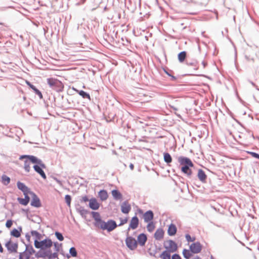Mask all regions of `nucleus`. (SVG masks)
Wrapping results in <instances>:
<instances>
[{
    "label": "nucleus",
    "instance_id": "f257e3e1",
    "mask_svg": "<svg viewBox=\"0 0 259 259\" xmlns=\"http://www.w3.org/2000/svg\"><path fill=\"white\" fill-rule=\"evenodd\" d=\"M19 159H25L24 168L25 170L27 172H29L31 169L30 165V162L40 165L42 167H46V165L42 162V161L34 156L23 155L20 156Z\"/></svg>",
    "mask_w": 259,
    "mask_h": 259
},
{
    "label": "nucleus",
    "instance_id": "f03ea898",
    "mask_svg": "<svg viewBox=\"0 0 259 259\" xmlns=\"http://www.w3.org/2000/svg\"><path fill=\"white\" fill-rule=\"evenodd\" d=\"M178 162L182 166L181 171L186 174L188 177H191L192 174V170L191 167L194 166L192 161L188 157L181 156L178 158Z\"/></svg>",
    "mask_w": 259,
    "mask_h": 259
},
{
    "label": "nucleus",
    "instance_id": "7ed1b4c3",
    "mask_svg": "<svg viewBox=\"0 0 259 259\" xmlns=\"http://www.w3.org/2000/svg\"><path fill=\"white\" fill-rule=\"evenodd\" d=\"M95 225L97 227L103 230H106L108 232L113 231L117 227L116 222L112 220H110L107 222H105L102 220L101 218H96Z\"/></svg>",
    "mask_w": 259,
    "mask_h": 259
},
{
    "label": "nucleus",
    "instance_id": "20e7f679",
    "mask_svg": "<svg viewBox=\"0 0 259 259\" xmlns=\"http://www.w3.org/2000/svg\"><path fill=\"white\" fill-rule=\"evenodd\" d=\"M47 81L50 87L56 91L59 92L63 90L64 84L58 79L51 77L48 78Z\"/></svg>",
    "mask_w": 259,
    "mask_h": 259
},
{
    "label": "nucleus",
    "instance_id": "39448f33",
    "mask_svg": "<svg viewBox=\"0 0 259 259\" xmlns=\"http://www.w3.org/2000/svg\"><path fill=\"white\" fill-rule=\"evenodd\" d=\"M34 246L36 248L45 249L52 246V241L50 239H45L41 241L35 240Z\"/></svg>",
    "mask_w": 259,
    "mask_h": 259
},
{
    "label": "nucleus",
    "instance_id": "423d86ee",
    "mask_svg": "<svg viewBox=\"0 0 259 259\" xmlns=\"http://www.w3.org/2000/svg\"><path fill=\"white\" fill-rule=\"evenodd\" d=\"M125 243L127 247L132 250L136 249L138 246L137 240L131 236L126 237Z\"/></svg>",
    "mask_w": 259,
    "mask_h": 259
},
{
    "label": "nucleus",
    "instance_id": "0eeeda50",
    "mask_svg": "<svg viewBox=\"0 0 259 259\" xmlns=\"http://www.w3.org/2000/svg\"><path fill=\"white\" fill-rule=\"evenodd\" d=\"M5 246L10 252L15 253L17 251L18 245L16 242L10 240L6 243Z\"/></svg>",
    "mask_w": 259,
    "mask_h": 259
},
{
    "label": "nucleus",
    "instance_id": "6e6552de",
    "mask_svg": "<svg viewBox=\"0 0 259 259\" xmlns=\"http://www.w3.org/2000/svg\"><path fill=\"white\" fill-rule=\"evenodd\" d=\"M164 247L170 252H175L177 249V244L172 240H168L164 243Z\"/></svg>",
    "mask_w": 259,
    "mask_h": 259
},
{
    "label": "nucleus",
    "instance_id": "1a4fd4ad",
    "mask_svg": "<svg viewBox=\"0 0 259 259\" xmlns=\"http://www.w3.org/2000/svg\"><path fill=\"white\" fill-rule=\"evenodd\" d=\"M139 220L137 216H135L132 218L130 221V224L127 230L129 231L131 229L135 230L137 229L139 226Z\"/></svg>",
    "mask_w": 259,
    "mask_h": 259
},
{
    "label": "nucleus",
    "instance_id": "9d476101",
    "mask_svg": "<svg viewBox=\"0 0 259 259\" xmlns=\"http://www.w3.org/2000/svg\"><path fill=\"white\" fill-rule=\"evenodd\" d=\"M190 251L194 253H199L202 249L201 244L198 242L192 243L190 246Z\"/></svg>",
    "mask_w": 259,
    "mask_h": 259
},
{
    "label": "nucleus",
    "instance_id": "9b49d317",
    "mask_svg": "<svg viewBox=\"0 0 259 259\" xmlns=\"http://www.w3.org/2000/svg\"><path fill=\"white\" fill-rule=\"evenodd\" d=\"M32 197V200L31 202V205L35 207H39L41 206V203L38 197L33 192L30 193Z\"/></svg>",
    "mask_w": 259,
    "mask_h": 259
},
{
    "label": "nucleus",
    "instance_id": "f8f14e48",
    "mask_svg": "<svg viewBox=\"0 0 259 259\" xmlns=\"http://www.w3.org/2000/svg\"><path fill=\"white\" fill-rule=\"evenodd\" d=\"M45 168L46 167H42V166H41L40 165H39L38 164H35L33 166V168L35 170V171L38 174H39L44 179H46L47 178L46 175L44 170H42V168Z\"/></svg>",
    "mask_w": 259,
    "mask_h": 259
},
{
    "label": "nucleus",
    "instance_id": "ddd939ff",
    "mask_svg": "<svg viewBox=\"0 0 259 259\" xmlns=\"http://www.w3.org/2000/svg\"><path fill=\"white\" fill-rule=\"evenodd\" d=\"M89 207L93 210H97L100 207V203L95 198H92L89 200Z\"/></svg>",
    "mask_w": 259,
    "mask_h": 259
},
{
    "label": "nucleus",
    "instance_id": "4468645a",
    "mask_svg": "<svg viewBox=\"0 0 259 259\" xmlns=\"http://www.w3.org/2000/svg\"><path fill=\"white\" fill-rule=\"evenodd\" d=\"M17 187L19 189L21 190L24 194H30V192L28 188L25 185L20 182L17 183Z\"/></svg>",
    "mask_w": 259,
    "mask_h": 259
},
{
    "label": "nucleus",
    "instance_id": "2eb2a0df",
    "mask_svg": "<svg viewBox=\"0 0 259 259\" xmlns=\"http://www.w3.org/2000/svg\"><path fill=\"white\" fill-rule=\"evenodd\" d=\"M147 240V236L144 234L142 233L139 235L137 238V242L140 244V245L143 246L145 245V243L146 242Z\"/></svg>",
    "mask_w": 259,
    "mask_h": 259
},
{
    "label": "nucleus",
    "instance_id": "dca6fc26",
    "mask_svg": "<svg viewBox=\"0 0 259 259\" xmlns=\"http://www.w3.org/2000/svg\"><path fill=\"white\" fill-rule=\"evenodd\" d=\"M131 210V205L126 201L122 203L121 205V210L123 213H128Z\"/></svg>",
    "mask_w": 259,
    "mask_h": 259
},
{
    "label": "nucleus",
    "instance_id": "f3484780",
    "mask_svg": "<svg viewBox=\"0 0 259 259\" xmlns=\"http://www.w3.org/2000/svg\"><path fill=\"white\" fill-rule=\"evenodd\" d=\"M197 176L201 182L202 183H205L207 179V176L202 169H199L198 170Z\"/></svg>",
    "mask_w": 259,
    "mask_h": 259
},
{
    "label": "nucleus",
    "instance_id": "a211bd4d",
    "mask_svg": "<svg viewBox=\"0 0 259 259\" xmlns=\"http://www.w3.org/2000/svg\"><path fill=\"white\" fill-rule=\"evenodd\" d=\"M164 234V232L163 229H158L154 234V237L156 240H160L163 238Z\"/></svg>",
    "mask_w": 259,
    "mask_h": 259
},
{
    "label": "nucleus",
    "instance_id": "6ab92c4d",
    "mask_svg": "<svg viewBox=\"0 0 259 259\" xmlns=\"http://www.w3.org/2000/svg\"><path fill=\"white\" fill-rule=\"evenodd\" d=\"M143 217L145 222H150L153 219V213L151 210L148 211L144 214Z\"/></svg>",
    "mask_w": 259,
    "mask_h": 259
},
{
    "label": "nucleus",
    "instance_id": "aec40b11",
    "mask_svg": "<svg viewBox=\"0 0 259 259\" xmlns=\"http://www.w3.org/2000/svg\"><path fill=\"white\" fill-rule=\"evenodd\" d=\"M177 231V227L174 224H171L168 228L167 233L169 236H174L176 234Z\"/></svg>",
    "mask_w": 259,
    "mask_h": 259
},
{
    "label": "nucleus",
    "instance_id": "412c9836",
    "mask_svg": "<svg viewBox=\"0 0 259 259\" xmlns=\"http://www.w3.org/2000/svg\"><path fill=\"white\" fill-rule=\"evenodd\" d=\"M25 196L24 198H18V202L22 205H27L29 202L30 198L28 194H24Z\"/></svg>",
    "mask_w": 259,
    "mask_h": 259
},
{
    "label": "nucleus",
    "instance_id": "4be33fe9",
    "mask_svg": "<svg viewBox=\"0 0 259 259\" xmlns=\"http://www.w3.org/2000/svg\"><path fill=\"white\" fill-rule=\"evenodd\" d=\"M98 195L102 201L106 200L108 197L107 192L104 190L100 191Z\"/></svg>",
    "mask_w": 259,
    "mask_h": 259
},
{
    "label": "nucleus",
    "instance_id": "5701e85b",
    "mask_svg": "<svg viewBox=\"0 0 259 259\" xmlns=\"http://www.w3.org/2000/svg\"><path fill=\"white\" fill-rule=\"evenodd\" d=\"M26 83L29 86V87L32 89L34 92H35V93L38 96H39V97L40 98H42V94L37 89L35 86H34L33 85H32V84H31L29 81H26Z\"/></svg>",
    "mask_w": 259,
    "mask_h": 259
},
{
    "label": "nucleus",
    "instance_id": "b1692460",
    "mask_svg": "<svg viewBox=\"0 0 259 259\" xmlns=\"http://www.w3.org/2000/svg\"><path fill=\"white\" fill-rule=\"evenodd\" d=\"M112 195L113 197L117 200H119L121 199L122 195L121 193L117 190H113L111 192Z\"/></svg>",
    "mask_w": 259,
    "mask_h": 259
},
{
    "label": "nucleus",
    "instance_id": "393cba45",
    "mask_svg": "<svg viewBox=\"0 0 259 259\" xmlns=\"http://www.w3.org/2000/svg\"><path fill=\"white\" fill-rule=\"evenodd\" d=\"M193 2L200 6H206L208 3L209 0H193Z\"/></svg>",
    "mask_w": 259,
    "mask_h": 259
},
{
    "label": "nucleus",
    "instance_id": "a878e982",
    "mask_svg": "<svg viewBox=\"0 0 259 259\" xmlns=\"http://www.w3.org/2000/svg\"><path fill=\"white\" fill-rule=\"evenodd\" d=\"M186 58V52L185 51L181 52L178 54V59L180 62L184 61Z\"/></svg>",
    "mask_w": 259,
    "mask_h": 259
},
{
    "label": "nucleus",
    "instance_id": "bb28decb",
    "mask_svg": "<svg viewBox=\"0 0 259 259\" xmlns=\"http://www.w3.org/2000/svg\"><path fill=\"white\" fill-rule=\"evenodd\" d=\"M76 92L78 93V94L81 96L83 98H87L89 100H91L90 96L89 94L85 93L83 91H78L76 90Z\"/></svg>",
    "mask_w": 259,
    "mask_h": 259
},
{
    "label": "nucleus",
    "instance_id": "cd10ccee",
    "mask_svg": "<svg viewBox=\"0 0 259 259\" xmlns=\"http://www.w3.org/2000/svg\"><path fill=\"white\" fill-rule=\"evenodd\" d=\"M160 257L162 259H170V252L167 250L163 251L160 255Z\"/></svg>",
    "mask_w": 259,
    "mask_h": 259
},
{
    "label": "nucleus",
    "instance_id": "c85d7f7f",
    "mask_svg": "<svg viewBox=\"0 0 259 259\" xmlns=\"http://www.w3.org/2000/svg\"><path fill=\"white\" fill-rule=\"evenodd\" d=\"M164 161L167 163H170L172 161L171 157L169 153H164Z\"/></svg>",
    "mask_w": 259,
    "mask_h": 259
},
{
    "label": "nucleus",
    "instance_id": "c756f323",
    "mask_svg": "<svg viewBox=\"0 0 259 259\" xmlns=\"http://www.w3.org/2000/svg\"><path fill=\"white\" fill-rule=\"evenodd\" d=\"M183 254L184 257L186 259H189L192 256V254L191 253V251L187 249H184L183 251Z\"/></svg>",
    "mask_w": 259,
    "mask_h": 259
},
{
    "label": "nucleus",
    "instance_id": "7c9ffc66",
    "mask_svg": "<svg viewBox=\"0 0 259 259\" xmlns=\"http://www.w3.org/2000/svg\"><path fill=\"white\" fill-rule=\"evenodd\" d=\"M30 255L26 251H24L20 253L19 259H29Z\"/></svg>",
    "mask_w": 259,
    "mask_h": 259
},
{
    "label": "nucleus",
    "instance_id": "2f4dec72",
    "mask_svg": "<svg viewBox=\"0 0 259 259\" xmlns=\"http://www.w3.org/2000/svg\"><path fill=\"white\" fill-rule=\"evenodd\" d=\"M11 234L14 237L18 238L21 236V233L16 229H14L11 232Z\"/></svg>",
    "mask_w": 259,
    "mask_h": 259
},
{
    "label": "nucleus",
    "instance_id": "473e14b6",
    "mask_svg": "<svg viewBox=\"0 0 259 259\" xmlns=\"http://www.w3.org/2000/svg\"><path fill=\"white\" fill-rule=\"evenodd\" d=\"M155 227V225L152 222L149 223L147 226V230L150 232H152L154 230Z\"/></svg>",
    "mask_w": 259,
    "mask_h": 259
},
{
    "label": "nucleus",
    "instance_id": "72a5a7b5",
    "mask_svg": "<svg viewBox=\"0 0 259 259\" xmlns=\"http://www.w3.org/2000/svg\"><path fill=\"white\" fill-rule=\"evenodd\" d=\"M2 182L5 185H8L10 182V179L9 177H7L6 175H4L2 176Z\"/></svg>",
    "mask_w": 259,
    "mask_h": 259
},
{
    "label": "nucleus",
    "instance_id": "f704fd0d",
    "mask_svg": "<svg viewBox=\"0 0 259 259\" xmlns=\"http://www.w3.org/2000/svg\"><path fill=\"white\" fill-rule=\"evenodd\" d=\"M69 253L73 257H76L77 256V251L75 247H72L70 248Z\"/></svg>",
    "mask_w": 259,
    "mask_h": 259
},
{
    "label": "nucleus",
    "instance_id": "c9c22d12",
    "mask_svg": "<svg viewBox=\"0 0 259 259\" xmlns=\"http://www.w3.org/2000/svg\"><path fill=\"white\" fill-rule=\"evenodd\" d=\"M55 236L57 238V239L60 241H63L64 240V237L61 233L58 232H55Z\"/></svg>",
    "mask_w": 259,
    "mask_h": 259
},
{
    "label": "nucleus",
    "instance_id": "e433bc0d",
    "mask_svg": "<svg viewBox=\"0 0 259 259\" xmlns=\"http://www.w3.org/2000/svg\"><path fill=\"white\" fill-rule=\"evenodd\" d=\"M65 199L68 205L70 206L71 200L70 196L69 195H66L65 197Z\"/></svg>",
    "mask_w": 259,
    "mask_h": 259
},
{
    "label": "nucleus",
    "instance_id": "4c0bfd02",
    "mask_svg": "<svg viewBox=\"0 0 259 259\" xmlns=\"http://www.w3.org/2000/svg\"><path fill=\"white\" fill-rule=\"evenodd\" d=\"M120 223L119 224V226H122L124 224L127 223V222L128 221V218H125L124 219H120Z\"/></svg>",
    "mask_w": 259,
    "mask_h": 259
},
{
    "label": "nucleus",
    "instance_id": "58836bf2",
    "mask_svg": "<svg viewBox=\"0 0 259 259\" xmlns=\"http://www.w3.org/2000/svg\"><path fill=\"white\" fill-rule=\"evenodd\" d=\"M12 225H13V221L11 220H8L6 223V226L8 228H11L12 227Z\"/></svg>",
    "mask_w": 259,
    "mask_h": 259
},
{
    "label": "nucleus",
    "instance_id": "ea45409f",
    "mask_svg": "<svg viewBox=\"0 0 259 259\" xmlns=\"http://www.w3.org/2000/svg\"><path fill=\"white\" fill-rule=\"evenodd\" d=\"M79 213L81 215L85 216L86 214H88V210H87L85 209H82L79 210Z\"/></svg>",
    "mask_w": 259,
    "mask_h": 259
},
{
    "label": "nucleus",
    "instance_id": "a19ab883",
    "mask_svg": "<svg viewBox=\"0 0 259 259\" xmlns=\"http://www.w3.org/2000/svg\"><path fill=\"white\" fill-rule=\"evenodd\" d=\"M248 153H249L252 157L259 159L258 154L252 152H248Z\"/></svg>",
    "mask_w": 259,
    "mask_h": 259
},
{
    "label": "nucleus",
    "instance_id": "79ce46f5",
    "mask_svg": "<svg viewBox=\"0 0 259 259\" xmlns=\"http://www.w3.org/2000/svg\"><path fill=\"white\" fill-rule=\"evenodd\" d=\"M186 238L187 241H188L192 242L195 240V238L192 239L191 236L188 234L186 235Z\"/></svg>",
    "mask_w": 259,
    "mask_h": 259
},
{
    "label": "nucleus",
    "instance_id": "37998d69",
    "mask_svg": "<svg viewBox=\"0 0 259 259\" xmlns=\"http://www.w3.org/2000/svg\"><path fill=\"white\" fill-rule=\"evenodd\" d=\"M93 217L95 221H96V218H100V215H99V213H98V212H93Z\"/></svg>",
    "mask_w": 259,
    "mask_h": 259
},
{
    "label": "nucleus",
    "instance_id": "c03bdc74",
    "mask_svg": "<svg viewBox=\"0 0 259 259\" xmlns=\"http://www.w3.org/2000/svg\"><path fill=\"white\" fill-rule=\"evenodd\" d=\"M81 200L84 202H86L90 200H89L88 197L87 196H84L82 197Z\"/></svg>",
    "mask_w": 259,
    "mask_h": 259
},
{
    "label": "nucleus",
    "instance_id": "a18cd8bd",
    "mask_svg": "<svg viewBox=\"0 0 259 259\" xmlns=\"http://www.w3.org/2000/svg\"><path fill=\"white\" fill-rule=\"evenodd\" d=\"M172 259H181V258L178 254H175L172 255Z\"/></svg>",
    "mask_w": 259,
    "mask_h": 259
},
{
    "label": "nucleus",
    "instance_id": "49530a36",
    "mask_svg": "<svg viewBox=\"0 0 259 259\" xmlns=\"http://www.w3.org/2000/svg\"><path fill=\"white\" fill-rule=\"evenodd\" d=\"M130 168H131V170H133V169H134V164H132V163H131V164H130Z\"/></svg>",
    "mask_w": 259,
    "mask_h": 259
},
{
    "label": "nucleus",
    "instance_id": "de8ad7c7",
    "mask_svg": "<svg viewBox=\"0 0 259 259\" xmlns=\"http://www.w3.org/2000/svg\"><path fill=\"white\" fill-rule=\"evenodd\" d=\"M31 234L32 235H34V234L36 235H38V232H36V231H32V232H31Z\"/></svg>",
    "mask_w": 259,
    "mask_h": 259
},
{
    "label": "nucleus",
    "instance_id": "09e8293b",
    "mask_svg": "<svg viewBox=\"0 0 259 259\" xmlns=\"http://www.w3.org/2000/svg\"><path fill=\"white\" fill-rule=\"evenodd\" d=\"M0 252H3V248L1 244H0Z\"/></svg>",
    "mask_w": 259,
    "mask_h": 259
},
{
    "label": "nucleus",
    "instance_id": "8fccbe9b",
    "mask_svg": "<svg viewBox=\"0 0 259 259\" xmlns=\"http://www.w3.org/2000/svg\"><path fill=\"white\" fill-rule=\"evenodd\" d=\"M149 97H150V98H152L153 97H152V96H149Z\"/></svg>",
    "mask_w": 259,
    "mask_h": 259
},
{
    "label": "nucleus",
    "instance_id": "3c124183",
    "mask_svg": "<svg viewBox=\"0 0 259 259\" xmlns=\"http://www.w3.org/2000/svg\"><path fill=\"white\" fill-rule=\"evenodd\" d=\"M144 96H147V95H146L145 94L144 95Z\"/></svg>",
    "mask_w": 259,
    "mask_h": 259
}]
</instances>
